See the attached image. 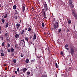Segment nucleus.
<instances>
[{
    "label": "nucleus",
    "mask_w": 77,
    "mask_h": 77,
    "mask_svg": "<svg viewBox=\"0 0 77 77\" xmlns=\"http://www.w3.org/2000/svg\"><path fill=\"white\" fill-rule=\"evenodd\" d=\"M17 29H19V27H18V26L17 27Z\"/></svg>",
    "instance_id": "nucleus-58"
},
{
    "label": "nucleus",
    "mask_w": 77,
    "mask_h": 77,
    "mask_svg": "<svg viewBox=\"0 0 77 77\" xmlns=\"http://www.w3.org/2000/svg\"><path fill=\"white\" fill-rule=\"evenodd\" d=\"M24 31H25V29H23L22 30V32L20 33V34L21 35H23V33H24Z\"/></svg>",
    "instance_id": "nucleus-12"
},
{
    "label": "nucleus",
    "mask_w": 77,
    "mask_h": 77,
    "mask_svg": "<svg viewBox=\"0 0 77 77\" xmlns=\"http://www.w3.org/2000/svg\"><path fill=\"white\" fill-rule=\"evenodd\" d=\"M27 28H25V30H27Z\"/></svg>",
    "instance_id": "nucleus-53"
},
{
    "label": "nucleus",
    "mask_w": 77,
    "mask_h": 77,
    "mask_svg": "<svg viewBox=\"0 0 77 77\" xmlns=\"http://www.w3.org/2000/svg\"><path fill=\"white\" fill-rule=\"evenodd\" d=\"M55 23V24L53 25V27L51 29L53 30H56V28H58V27H59V20H56Z\"/></svg>",
    "instance_id": "nucleus-1"
},
{
    "label": "nucleus",
    "mask_w": 77,
    "mask_h": 77,
    "mask_svg": "<svg viewBox=\"0 0 77 77\" xmlns=\"http://www.w3.org/2000/svg\"><path fill=\"white\" fill-rule=\"evenodd\" d=\"M69 5L70 6L71 8H73V4L72 3V1L70 0L69 1Z\"/></svg>",
    "instance_id": "nucleus-2"
},
{
    "label": "nucleus",
    "mask_w": 77,
    "mask_h": 77,
    "mask_svg": "<svg viewBox=\"0 0 77 77\" xmlns=\"http://www.w3.org/2000/svg\"><path fill=\"white\" fill-rule=\"evenodd\" d=\"M8 16V14H6L5 15L4 17V18H7V17Z\"/></svg>",
    "instance_id": "nucleus-24"
},
{
    "label": "nucleus",
    "mask_w": 77,
    "mask_h": 77,
    "mask_svg": "<svg viewBox=\"0 0 77 77\" xmlns=\"http://www.w3.org/2000/svg\"><path fill=\"white\" fill-rule=\"evenodd\" d=\"M22 71L23 72H25L26 71H27V69H26V68H24L22 69Z\"/></svg>",
    "instance_id": "nucleus-4"
},
{
    "label": "nucleus",
    "mask_w": 77,
    "mask_h": 77,
    "mask_svg": "<svg viewBox=\"0 0 77 77\" xmlns=\"http://www.w3.org/2000/svg\"><path fill=\"white\" fill-rule=\"evenodd\" d=\"M26 74H27V75H29V74H30V72H27Z\"/></svg>",
    "instance_id": "nucleus-26"
},
{
    "label": "nucleus",
    "mask_w": 77,
    "mask_h": 77,
    "mask_svg": "<svg viewBox=\"0 0 77 77\" xmlns=\"http://www.w3.org/2000/svg\"><path fill=\"white\" fill-rule=\"evenodd\" d=\"M49 47L48 46H47L46 47V48H45V50H46V51H47V50L48 51H49Z\"/></svg>",
    "instance_id": "nucleus-9"
},
{
    "label": "nucleus",
    "mask_w": 77,
    "mask_h": 77,
    "mask_svg": "<svg viewBox=\"0 0 77 77\" xmlns=\"http://www.w3.org/2000/svg\"><path fill=\"white\" fill-rule=\"evenodd\" d=\"M32 9H33V10H34V8L32 7Z\"/></svg>",
    "instance_id": "nucleus-56"
},
{
    "label": "nucleus",
    "mask_w": 77,
    "mask_h": 77,
    "mask_svg": "<svg viewBox=\"0 0 77 77\" xmlns=\"http://www.w3.org/2000/svg\"><path fill=\"white\" fill-rule=\"evenodd\" d=\"M33 33H34V35H35V36H36V33L35 32H33Z\"/></svg>",
    "instance_id": "nucleus-45"
},
{
    "label": "nucleus",
    "mask_w": 77,
    "mask_h": 77,
    "mask_svg": "<svg viewBox=\"0 0 77 77\" xmlns=\"http://www.w3.org/2000/svg\"><path fill=\"white\" fill-rule=\"evenodd\" d=\"M25 39L26 41H29V38L27 37H25Z\"/></svg>",
    "instance_id": "nucleus-10"
},
{
    "label": "nucleus",
    "mask_w": 77,
    "mask_h": 77,
    "mask_svg": "<svg viewBox=\"0 0 77 77\" xmlns=\"http://www.w3.org/2000/svg\"><path fill=\"white\" fill-rule=\"evenodd\" d=\"M16 7H17L16 5H14L13 6V8L15 10L16 9Z\"/></svg>",
    "instance_id": "nucleus-16"
},
{
    "label": "nucleus",
    "mask_w": 77,
    "mask_h": 77,
    "mask_svg": "<svg viewBox=\"0 0 77 77\" xmlns=\"http://www.w3.org/2000/svg\"><path fill=\"white\" fill-rule=\"evenodd\" d=\"M61 30H62V29H60V28L59 29H58V32H61Z\"/></svg>",
    "instance_id": "nucleus-35"
},
{
    "label": "nucleus",
    "mask_w": 77,
    "mask_h": 77,
    "mask_svg": "<svg viewBox=\"0 0 77 77\" xmlns=\"http://www.w3.org/2000/svg\"><path fill=\"white\" fill-rule=\"evenodd\" d=\"M29 60L27 59H26V63H29Z\"/></svg>",
    "instance_id": "nucleus-22"
},
{
    "label": "nucleus",
    "mask_w": 77,
    "mask_h": 77,
    "mask_svg": "<svg viewBox=\"0 0 77 77\" xmlns=\"http://www.w3.org/2000/svg\"><path fill=\"white\" fill-rule=\"evenodd\" d=\"M7 10L8 11H9V9H8Z\"/></svg>",
    "instance_id": "nucleus-57"
},
{
    "label": "nucleus",
    "mask_w": 77,
    "mask_h": 77,
    "mask_svg": "<svg viewBox=\"0 0 77 77\" xmlns=\"http://www.w3.org/2000/svg\"><path fill=\"white\" fill-rule=\"evenodd\" d=\"M2 22L3 23H5V20L4 18H3L2 19Z\"/></svg>",
    "instance_id": "nucleus-17"
},
{
    "label": "nucleus",
    "mask_w": 77,
    "mask_h": 77,
    "mask_svg": "<svg viewBox=\"0 0 77 77\" xmlns=\"http://www.w3.org/2000/svg\"><path fill=\"white\" fill-rule=\"evenodd\" d=\"M16 26H17V27H20L19 24H18V23L17 24Z\"/></svg>",
    "instance_id": "nucleus-36"
},
{
    "label": "nucleus",
    "mask_w": 77,
    "mask_h": 77,
    "mask_svg": "<svg viewBox=\"0 0 77 77\" xmlns=\"http://www.w3.org/2000/svg\"><path fill=\"white\" fill-rule=\"evenodd\" d=\"M35 60H31V62H35Z\"/></svg>",
    "instance_id": "nucleus-33"
},
{
    "label": "nucleus",
    "mask_w": 77,
    "mask_h": 77,
    "mask_svg": "<svg viewBox=\"0 0 77 77\" xmlns=\"http://www.w3.org/2000/svg\"><path fill=\"white\" fill-rule=\"evenodd\" d=\"M36 39V35H34L33 36V40H35V39Z\"/></svg>",
    "instance_id": "nucleus-11"
},
{
    "label": "nucleus",
    "mask_w": 77,
    "mask_h": 77,
    "mask_svg": "<svg viewBox=\"0 0 77 77\" xmlns=\"http://www.w3.org/2000/svg\"><path fill=\"white\" fill-rule=\"evenodd\" d=\"M20 56L21 57H23V56H24V55H23V54H21V55H20Z\"/></svg>",
    "instance_id": "nucleus-38"
},
{
    "label": "nucleus",
    "mask_w": 77,
    "mask_h": 77,
    "mask_svg": "<svg viewBox=\"0 0 77 77\" xmlns=\"http://www.w3.org/2000/svg\"><path fill=\"white\" fill-rule=\"evenodd\" d=\"M60 54L61 56H63V52L62 51H61L60 52Z\"/></svg>",
    "instance_id": "nucleus-34"
},
{
    "label": "nucleus",
    "mask_w": 77,
    "mask_h": 77,
    "mask_svg": "<svg viewBox=\"0 0 77 77\" xmlns=\"http://www.w3.org/2000/svg\"><path fill=\"white\" fill-rule=\"evenodd\" d=\"M13 62L14 63H16L17 62V60H16V59H14L13 60Z\"/></svg>",
    "instance_id": "nucleus-18"
},
{
    "label": "nucleus",
    "mask_w": 77,
    "mask_h": 77,
    "mask_svg": "<svg viewBox=\"0 0 77 77\" xmlns=\"http://www.w3.org/2000/svg\"><path fill=\"white\" fill-rule=\"evenodd\" d=\"M12 77H15V76H12Z\"/></svg>",
    "instance_id": "nucleus-64"
},
{
    "label": "nucleus",
    "mask_w": 77,
    "mask_h": 77,
    "mask_svg": "<svg viewBox=\"0 0 77 77\" xmlns=\"http://www.w3.org/2000/svg\"><path fill=\"white\" fill-rule=\"evenodd\" d=\"M19 34H16L15 35V37L16 38H18L19 37Z\"/></svg>",
    "instance_id": "nucleus-7"
},
{
    "label": "nucleus",
    "mask_w": 77,
    "mask_h": 77,
    "mask_svg": "<svg viewBox=\"0 0 77 77\" xmlns=\"http://www.w3.org/2000/svg\"><path fill=\"white\" fill-rule=\"evenodd\" d=\"M2 26H0V30H2Z\"/></svg>",
    "instance_id": "nucleus-48"
},
{
    "label": "nucleus",
    "mask_w": 77,
    "mask_h": 77,
    "mask_svg": "<svg viewBox=\"0 0 77 77\" xmlns=\"http://www.w3.org/2000/svg\"><path fill=\"white\" fill-rule=\"evenodd\" d=\"M45 35H48V34H47V33H45Z\"/></svg>",
    "instance_id": "nucleus-61"
},
{
    "label": "nucleus",
    "mask_w": 77,
    "mask_h": 77,
    "mask_svg": "<svg viewBox=\"0 0 77 77\" xmlns=\"http://www.w3.org/2000/svg\"><path fill=\"white\" fill-rule=\"evenodd\" d=\"M8 47H10V45L9 43L8 44Z\"/></svg>",
    "instance_id": "nucleus-44"
},
{
    "label": "nucleus",
    "mask_w": 77,
    "mask_h": 77,
    "mask_svg": "<svg viewBox=\"0 0 77 77\" xmlns=\"http://www.w3.org/2000/svg\"><path fill=\"white\" fill-rule=\"evenodd\" d=\"M14 18L15 19V20H17V19H18V17H17L16 16H14Z\"/></svg>",
    "instance_id": "nucleus-31"
},
{
    "label": "nucleus",
    "mask_w": 77,
    "mask_h": 77,
    "mask_svg": "<svg viewBox=\"0 0 77 77\" xmlns=\"http://www.w3.org/2000/svg\"><path fill=\"white\" fill-rule=\"evenodd\" d=\"M65 47L66 48H67V47H68V45H66Z\"/></svg>",
    "instance_id": "nucleus-43"
},
{
    "label": "nucleus",
    "mask_w": 77,
    "mask_h": 77,
    "mask_svg": "<svg viewBox=\"0 0 77 77\" xmlns=\"http://www.w3.org/2000/svg\"><path fill=\"white\" fill-rule=\"evenodd\" d=\"M70 51L71 52V54L72 55L74 54V50L73 48H72L70 49Z\"/></svg>",
    "instance_id": "nucleus-3"
},
{
    "label": "nucleus",
    "mask_w": 77,
    "mask_h": 77,
    "mask_svg": "<svg viewBox=\"0 0 77 77\" xmlns=\"http://www.w3.org/2000/svg\"><path fill=\"white\" fill-rule=\"evenodd\" d=\"M11 56H15V53L12 54H11Z\"/></svg>",
    "instance_id": "nucleus-37"
},
{
    "label": "nucleus",
    "mask_w": 77,
    "mask_h": 77,
    "mask_svg": "<svg viewBox=\"0 0 77 77\" xmlns=\"http://www.w3.org/2000/svg\"><path fill=\"white\" fill-rule=\"evenodd\" d=\"M55 66H56V68H58V66H57V63H55Z\"/></svg>",
    "instance_id": "nucleus-30"
},
{
    "label": "nucleus",
    "mask_w": 77,
    "mask_h": 77,
    "mask_svg": "<svg viewBox=\"0 0 77 77\" xmlns=\"http://www.w3.org/2000/svg\"><path fill=\"white\" fill-rule=\"evenodd\" d=\"M39 57H38V58H39Z\"/></svg>",
    "instance_id": "nucleus-63"
},
{
    "label": "nucleus",
    "mask_w": 77,
    "mask_h": 77,
    "mask_svg": "<svg viewBox=\"0 0 77 77\" xmlns=\"http://www.w3.org/2000/svg\"><path fill=\"white\" fill-rule=\"evenodd\" d=\"M4 65L5 66H7V65H8V64H4Z\"/></svg>",
    "instance_id": "nucleus-50"
},
{
    "label": "nucleus",
    "mask_w": 77,
    "mask_h": 77,
    "mask_svg": "<svg viewBox=\"0 0 77 77\" xmlns=\"http://www.w3.org/2000/svg\"><path fill=\"white\" fill-rule=\"evenodd\" d=\"M19 26L20 27V24L19 25Z\"/></svg>",
    "instance_id": "nucleus-62"
},
{
    "label": "nucleus",
    "mask_w": 77,
    "mask_h": 77,
    "mask_svg": "<svg viewBox=\"0 0 77 77\" xmlns=\"http://www.w3.org/2000/svg\"><path fill=\"white\" fill-rule=\"evenodd\" d=\"M19 70L20 69L19 68H18V69H17V72H19Z\"/></svg>",
    "instance_id": "nucleus-41"
},
{
    "label": "nucleus",
    "mask_w": 77,
    "mask_h": 77,
    "mask_svg": "<svg viewBox=\"0 0 77 77\" xmlns=\"http://www.w3.org/2000/svg\"><path fill=\"white\" fill-rule=\"evenodd\" d=\"M22 10L23 12H24V11H25V7L23 6L22 7Z\"/></svg>",
    "instance_id": "nucleus-14"
},
{
    "label": "nucleus",
    "mask_w": 77,
    "mask_h": 77,
    "mask_svg": "<svg viewBox=\"0 0 77 77\" xmlns=\"http://www.w3.org/2000/svg\"><path fill=\"white\" fill-rule=\"evenodd\" d=\"M15 14H16H16H18V12H17V11H16V13H15Z\"/></svg>",
    "instance_id": "nucleus-49"
},
{
    "label": "nucleus",
    "mask_w": 77,
    "mask_h": 77,
    "mask_svg": "<svg viewBox=\"0 0 77 77\" xmlns=\"http://www.w3.org/2000/svg\"><path fill=\"white\" fill-rule=\"evenodd\" d=\"M21 41H22L23 42H24V40H21L20 42H21Z\"/></svg>",
    "instance_id": "nucleus-51"
},
{
    "label": "nucleus",
    "mask_w": 77,
    "mask_h": 77,
    "mask_svg": "<svg viewBox=\"0 0 77 77\" xmlns=\"http://www.w3.org/2000/svg\"><path fill=\"white\" fill-rule=\"evenodd\" d=\"M42 27H45V24H44V22H43L42 23Z\"/></svg>",
    "instance_id": "nucleus-27"
},
{
    "label": "nucleus",
    "mask_w": 77,
    "mask_h": 77,
    "mask_svg": "<svg viewBox=\"0 0 77 77\" xmlns=\"http://www.w3.org/2000/svg\"><path fill=\"white\" fill-rule=\"evenodd\" d=\"M2 46H3L4 45H5V42H4L3 43H2Z\"/></svg>",
    "instance_id": "nucleus-40"
},
{
    "label": "nucleus",
    "mask_w": 77,
    "mask_h": 77,
    "mask_svg": "<svg viewBox=\"0 0 77 77\" xmlns=\"http://www.w3.org/2000/svg\"><path fill=\"white\" fill-rule=\"evenodd\" d=\"M44 8H47L48 6H47V4H45L44 5Z\"/></svg>",
    "instance_id": "nucleus-23"
},
{
    "label": "nucleus",
    "mask_w": 77,
    "mask_h": 77,
    "mask_svg": "<svg viewBox=\"0 0 77 77\" xmlns=\"http://www.w3.org/2000/svg\"><path fill=\"white\" fill-rule=\"evenodd\" d=\"M2 7H3V6H2L1 5H0V7H2Z\"/></svg>",
    "instance_id": "nucleus-55"
},
{
    "label": "nucleus",
    "mask_w": 77,
    "mask_h": 77,
    "mask_svg": "<svg viewBox=\"0 0 77 77\" xmlns=\"http://www.w3.org/2000/svg\"><path fill=\"white\" fill-rule=\"evenodd\" d=\"M31 30H32V28H31L29 27L28 28V32H30Z\"/></svg>",
    "instance_id": "nucleus-20"
},
{
    "label": "nucleus",
    "mask_w": 77,
    "mask_h": 77,
    "mask_svg": "<svg viewBox=\"0 0 77 77\" xmlns=\"http://www.w3.org/2000/svg\"><path fill=\"white\" fill-rule=\"evenodd\" d=\"M43 17L45 19H46L47 18V16H46V14L45 13L43 15Z\"/></svg>",
    "instance_id": "nucleus-13"
},
{
    "label": "nucleus",
    "mask_w": 77,
    "mask_h": 77,
    "mask_svg": "<svg viewBox=\"0 0 77 77\" xmlns=\"http://www.w3.org/2000/svg\"><path fill=\"white\" fill-rule=\"evenodd\" d=\"M0 38L1 39H2V40H3V38H4L3 36H2Z\"/></svg>",
    "instance_id": "nucleus-29"
},
{
    "label": "nucleus",
    "mask_w": 77,
    "mask_h": 77,
    "mask_svg": "<svg viewBox=\"0 0 77 77\" xmlns=\"http://www.w3.org/2000/svg\"><path fill=\"white\" fill-rule=\"evenodd\" d=\"M68 23H69V24H71V21L70 20H69L68 21Z\"/></svg>",
    "instance_id": "nucleus-39"
},
{
    "label": "nucleus",
    "mask_w": 77,
    "mask_h": 77,
    "mask_svg": "<svg viewBox=\"0 0 77 77\" xmlns=\"http://www.w3.org/2000/svg\"><path fill=\"white\" fill-rule=\"evenodd\" d=\"M10 50H11V53H13V52L14 51V49L12 47L11 48Z\"/></svg>",
    "instance_id": "nucleus-5"
},
{
    "label": "nucleus",
    "mask_w": 77,
    "mask_h": 77,
    "mask_svg": "<svg viewBox=\"0 0 77 77\" xmlns=\"http://www.w3.org/2000/svg\"><path fill=\"white\" fill-rule=\"evenodd\" d=\"M42 12L43 13V14H45V11H44V8H43L42 10Z\"/></svg>",
    "instance_id": "nucleus-19"
},
{
    "label": "nucleus",
    "mask_w": 77,
    "mask_h": 77,
    "mask_svg": "<svg viewBox=\"0 0 77 77\" xmlns=\"http://www.w3.org/2000/svg\"><path fill=\"white\" fill-rule=\"evenodd\" d=\"M8 52H11V50H10V49H8Z\"/></svg>",
    "instance_id": "nucleus-42"
},
{
    "label": "nucleus",
    "mask_w": 77,
    "mask_h": 77,
    "mask_svg": "<svg viewBox=\"0 0 77 77\" xmlns=\"http://www.w3.org/2000/svg\"><path fill=\"white\" fill-rule=\"evenodd\" d=\"M73 16H74L75 18V19H76V20H77V14H75L74 15H73Z\"/></svg>",
    "instance_id": "nucleus-15"
},
{
    "label": "nucleus",
    "mask_w": 77,
    "mask_h": 77,
    "mask_svg": "<svg viewBox=\"0 0 77 77\" xmlns=\"http://www.w3.org/2000/svg\"><path fill=\"white\" fill-rule=\"evenodd\" d=\"M66 49L67 50H69V48H66Z\"/></svg>",
    "instance_id": "nucleus-52"
},
{
    "label": "nucleus",
    "mask_w": 77,
    "mask_h": 77,
    "mask_svg": "<svg viewBox=\"0 0 77 77\" xmlns=\"http://www.w3.org/2000/svg\"><path fill=\"white\" fill-rule=\"evenodd\" d=\"M8 33H6L5 35V37L6 38V37H7V36H8Z\"/></svg>",
    "instance_id": "nucleus-32"
},
{
    "label": "nucleus",
    "mask_w": 77,
    "mask_h": 77,
    "mask_svg": "<svg viewBox=\"0 0 77 77\" xmlns=\"http://www.w3.org/2000/svg\"><path fill=\"white\" fill-rule=\"evenodd\" d=\"M41 77H47V74L42 75L41 76Z\"/></svg>",
    "instance_id": "nucleus-6"
},
{
    "label": "nucleus",
    "mask_w": 77,
    "mask_h": 77,
    "mask_svg": "<svg viewBox=\"0 0 77 77\" xmlns=\"http://www.w3.org/2000/svg\"><path fill=\"white\" fill-rule=\"evenodd\" d=\"M72 11L73 15H75V14H76V13L74 12V11H73V10H72Z\"/></svg>",
    "instance_id": "nucleus-8"
},
{
    "label": "nucleus",
    "mask_w": 77,
    "mask_h": 77,
    "mask_svg": "<svg viewBox=\"0 0 77 77\" xmlns=\"http://www.w3.org/2000/svg\"><path fill=\"white\" fill-rule=\"evenodd\" d=\"M1 33H2V32L0 31V34H1Z\"/></svg>",
    "instance_id": "nucleus-59"
},
{
    "label": "nucleus",
    "mask_w": 77,
    "mask_h": 77,
    "mask_svg": "<svg viewBox=\"0 0 77 77\" xmlns=\"http://www.w3.org/2000/svg\"><path fill=\"white\" fill-rule=\"evenodd\" d=\"M14 72H15V73H16V74H17V72L16 71H14Z\"/></svg>",
    "instance_id": "nucleus-46"
},
{
    "label": "nucleus",
    "mask_w": 77,
    "mask_h": 77,
    "mask_svg": "<svg viewBox=\"0 0 77 77\" xmlns=\"http://www.w3.org/2000/svg\"><path fill=\"white\" fill-rule=\"evenodd\" d=\"M45 11H47V9H48V7H45Z\"/></svg>",
    "instance_id": "nucleus-25"
},
{
    "label": "nucleus",
    "mask_w": 77,
    "mask_h": 77,
    "mask_svg": "<svg viewBox=\"0 0 77 77\" xmlns=\"http://www.w3.org/2000/svg\"><path fill=\"white\" fill-rule=\"evenodd\" d=\"M1 55L2 56H5V54L3 53H1Z\"/></svg>",
    "instance_id": "nucleus-28"
},
{
    "label": "nucleus",
    "mask_w": 77,
    "mask_h": 77,
    "mask_svg": "<svg viewBox=\"0 0 77 77\" xmlns=\"http://www.w3.org/2000/svg\"><path fill=\"white\" fill-rule=\"evenodd\" d=\"M30 44H32V42H30Z\"/></svg>",
    "instance_id": "nucleus-60"
},
{
    "label": "nucleus",
    "mask_w": 77,
    "mask_h": 77,
    "mask_svg": "<svg viewBox=\"0 0 77 77\" xmlns=\"http://www.w3.org/2000/svg\"><path fill=\"white\" fill-rule=\"evenodd\" d=\"M5 70H7L8 69V68L7 67H6L5 68Z\"/></svg>",
    "instance_id": "nucleus-54"
},
{
    "label": "nucleus",
    "mask_w": 77,
    "mask_h": 77,
    "mask_svg": "<svg viewBox=\"0 0 77 77\" xmlns=\"http://www.w3.org/2000/svg\"><path fill=\"white\" fill-rule=\"evenodd\" d=\"M1 53H3V50H1Z\"/></svg>",
    "instance_id": "nucleus-47"
},
{
    "label": "nucleus",
    "mask_w": 77,
    "mask_h": 77,
    "mask_svg": "<svg viewBox=\"0 0 77 77\" xmlns=\"http://www.w3.org/2000/svg\"><path fill=\"white\" fill-rule=\"evenodd\" d=\"M9 27V24L6 23V27Z\"/></svg>",
    "instance_id": "nucleus-21"
}]
</instances>
